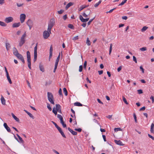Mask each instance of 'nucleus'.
<instances>
[{
  "label": "nucleus",
  "instance_id": "f257e3e1",
  "mask_svg": "<svg viewBox=\"0 0 154 154\" xmlns=\"http://www.w3.org/2000/svg\"><path fill=\"white\" fill-rule=\"evenodd\" d=\"M55 23V20L54 18L51 19L48 23V30H51Z\"/></svg>",
  "mask_w": 154,
  "mask_h": 154
},
{
  "label": "nucleus",
  "instance_id": "f03ea898",
  "mask_svg": "<svg viewBox=\"0 0 154 154\" xmlns=\"http://www.w3.org/2000/svg\"><path fill=\"white\" fill-rule=\"evenodd\" d=\"M51 30H48V28L47 30H45L43 32V36L45 39L47 38L51 34Z\"/></svg>",
  "mask_w": 154,
  "mask_h": 154
},
{
  "label": "nucleus",
  "instance_id": "7ed1b4c3",
  "mask_svg": "<svg viewBox=\"0 0 154 154\" xmlns=\"http://www.w3.org/2000/svg\"><path fill=\"white\" fill-rule=\"evenodd\" d=\"M26 35V33L25 32L21 36L19 43V45L20 47L25 42V37Z\"/></svg>",
  "mask_w": 154,
  "mask_h": 154
},
{
  "label": "nucleus",
  "instance_id": "20e7f679",
  "mask_svg": "<svg viewBox=\"0 0 154 154\" xmlns=\"http://www.w3.org/2000/svg\"><path fill=\"white\" fill-rule=\"evenodd\" d=\"M91 12V11L89 9H88L85 11V12H84L82 14V15L84 17L87 18L88 17V16L90 15Z\"/></svg>",
  "mask_w": 154,
  "mask_h": 154
},
{
  "label": "nucleus",
  "instance_id": "39448f33",
  "mask_svg": "<svg viewBox=\"0 0 154 154\" xmlns=\"http://www.w3.org/2000/svg\"><path fill=\"white\" fill-rule=\"evenodd\" d=\"M26 16L24 14H21L20 15V20L21 23H23L26 19Z\"/></svg>",
  "mask_w": 154,
  "mask_h": 154
},
{
  "label": "nucleus",
  "instance_id": "423d86ee",
  "mask_svg": "<svg viewBox=\"0 0 154 154\" xmlns=\"http://www.w3.org/2000/svg\"><path fill=\"white\" fill-rule=\"evenodd\" d=\"M13 20V18L12 17H6L5 19V21L7 23L12 22Z\"/></svg>",
  "mask_w": 154,
  "mask_h": 154
},
{
  "label": "nucleus",
  "instance_id": "0eeeda50",
  "mask_svg": "<svg viewBox=\"0 0 154 154\" xmlns=\"http://www.w3.org/2000/svg\"><path fill=\"white\" fill-rule=\"evenodd\" d=\"M79 18L81 21L83 22H85L88 21L89 19V18L84 19L83 17L81 15L79 16Z\"/></svg>",
  "mask_w": 154,
  "mask_h": 154
},
{
  "label": "nucleus",
  "instance_id": "6e6552de",
  "mask_svg": "<svg viewBox=\"0 0 154 154\" xmlns=\"http://www.w3.org/2000/svg\"><path fill=\"white\" fill-rule=\"evenodd\" d=\"M17 57L18 59L21 60L23 63H25V61L24 58L21 54H20Z\"/></svg>",
  "mask_w": 154,
  "mask_h": 154
},
{
  "label": "nucleus",
  "instance_id": "1a4fd4ad",
  "mask_svg": "<svg viewBox=\"0 0 154 154\" xmlns=\"http://www.w3.org/2000/svg\"><path fill=\"white\" fill-rule=\"evenodd\" d=\"M26 24L28 26L33 25V22L32 20L29 19L26 22Z\"/></svg>",
  "mask_w": 154,
  "mask_h": 154
},
{
  "label": "nucleus",
  "instance_id": "9d476101",
  "mask_svg": "<svg viewBox=\"0 0 154 154\" xmlns=\"http://www.w3.org/2000/svg\"><path fill=\"white\" fill-rule=\"evenodd\" d=\"M114 142L117 145L123 146L124 145L123 143L120 140H115Z\"/></svg>",
  "mask_w": 154,
  "mask_h": 154
},
{
  "label": "nucleus",
  "instance_id": "9b49d317",
  "mask_svg": "<svg viewBox=\"0 0 154 154\" xmlns=\"http://www.w3.org/2000/svg\"><path fill=\"white\" fill-rule=\"evenodd\" d=\"M4 126L5 128L6 129L7 131L10 132L11 131V129L7 125V124L6 123H4Z\"/></svg>",
  "mask_w": 154,
  "mask_h": 154
},
{
  "label": "nucleus",
  "instance_id": "f8f14e48",
  "mask_svg": "<svg viewBox=\"0 0 154 154\" xmlns=\"http://www.w3.org/2000/svg\"><path fill=\"white\" fill-rule=\"evenodd\" d=\"M47 95L48 99H53V96L51 93L48 92L47 93Z\"/></svg>",
  "mask_w": 154,
  "mask_h": 154
},
{
  "label": "nucleus",
  "instance_id": "ddd939ff",
  "mask_svg": "<svg viewBox=\"0 0 154 154\" xmlns=\"http://www.w3.org/2000/svg\"><path fill=\"white\" fill-rule=\"evenodd\" d=\"M68 130L73 135H76L77 133L75 131H74L73 130H72V129H71L70 128H68Z\"/></svg>",
  "mask_w": 154,
  "mask_h": 154
},
{
  "label": "nucleus",
  "instance_id": "4468645a",
  "mask_svg": "<svg viewBox=\"0 0 154 154\" xmlns=\"http://www.w3.org/2000/svg\"><path fill=\"white\" fill-rule=\"evenodd\" d=\"M20 25V22L16 23L13 24L12 27L14 28L18 27H19Z\"/></svg>",
  "mask_w": 154,
  "mask_h": 154
},
{
  "label": "nucleus",
  "instance_id": "2eb2a0df",
  "mask_svg": "<svg viewBox=\"0 0 154 154\" xmlns=\"http://www.w3.org/2000/svg\"><path fill=\"white\" fill-rule=\"evenodd\" d=\"M53 49L52 46H51L50 49V55L49 56V60L51 58L52 55Z\"/></svg>",
  "mask_w": 154,
  "mask_h": 154
},
{
  "label": "nucleus",
  "instance_id": "dca6fc26",
  "mask_svg": "<svg viewBox=\"0 0 154 154\" xmlns=\"http://www.w3.org/2000/svg\"><path fill=\"white\" fill-rule=\"evenodd\" d=\"M26 53L27 61L31 60L30 55L29 52L28 51Z\"/></svg>",
  "mask_w": 154,
  "mask_h": 154
},
{
  "label": "nucleus",
  "instance_id": "f3484780",
  "mask_svg": "<svg viewBox=\"0 0 154 154\" xmlns=\"http://www.w3.org/2000/svg\"><path fill=\"white\" fill-rule=\"evenodd\" d=\"M39 67L40 70L42 72H44L45 71L44 66L41 63H40L39 65Z\"/></svg>",
  "mask_w": 154,
  "mask_h": 154
},
{
  "label": "nucleus",
  "instance_id": "a211bd4d",
  "mask_svg": "<svg viewBox=\"0 0 154 154\" xmlns=\"http://www.w3.org/2000/svg\"><path fill=\"white\" fill-rule=\"evenodd\" d=\"M73 3L72 2H70L68 3L65 7L66 9H67L69 7L71 6H72L73 5Z\"/></svg>",
  "mask_w": 154,
  "mask_h": 154
},
{
  "label": "nucleus",
  "instance_id": "6ab92c4d",
  "mask_svg": "<svg viewBox=\"0 0 154 154\" xmlns=\"http://www.w3.org/2000/svg\"><path fill=\"white\" fill-rule=\"evenodd\" d=\"M16 135H17V137H18L19 140V141H18L19 143H23L24 142L23 140H22L21 137H20L18 134H17Z\"/></svg>",
  "mask_w": 154,
  "mask_h": 154
},
{
  "label": "nucleus",
  "instance_id": "aec40b11",
  "mask_svg": "<svg viewBox=\"0 0 154 154\" xmlns=\"http://www.w3.org/2000/svg\"><path fill=\"white\" fill-rule=\"evenodd\" d=\"M1 100L2 104L3 105H5V100L2 96L1 97Z\"/></svg>",
  "mask_w": 154,
  "mask_h": 154
},
{
  "label": "nucleus",
  "instance_id": "412c9836",
  "mask_svg": "<svg viewBox=\"0 0 154 154\" xmlns=\"http://www.w3.org/2000/svg\"><path fill=\"white\" fill-rule=\"evenodd\" d=\"M11 115L14 118V119L17 121V122H19V119L17 118L16 116H15V115L13 113H11Z\"/></svg>",
  "mask_w": 154,
  "mask_h": 154
},
{
  "label": "nucleus",
  "instance_id": "4be33fe9",
  "mask_svg": "<svg viewBox=\"0 0 154 154\" xmlns=\"http://www.w3.org/2000/svg\"><path fill=\"white\" fill-rule=\"evenodd\" d=\"M88 6L86 5H83L80 7L79 10V11H80Z\"/></svg>",
  "mask_w": 154,
  "mask_h": 154
},
{
  "label": "nucleus",
  "instance_id": "5701e85b",
  "mask_svg": "<svg viewBox=\"0 0 154 154\" xmlns=\"http://www.w3.org/2000/svg\"><path fill=\"white\" fill-rule=\"evenodd\" d=\"M6 77L7 78V79L10 84H11L12 83V82L11 81V80L10 78V77L9 76V74L6 75Z\"/></svg>",
  "mask_w": 154,
  "mask_h": 154
},
{
  "label": "nucleus",
  "instance_id": "b1692460",
  "mask_svg": "<svg viewBox=\"0 0 154 154\" xmlns=\"http://www.w3.org/2000/svg\"><path fill=\"white\" fill-rule=\"evenodd\" d=\"M154 128V124L153 123H152L151 125V128H150V131L152 133H153V128Z\"/></svg>",
  "mask_w": 154,
  "mask_h": 154
},
{
  "label": "nucleus",
  "instance_id": "393cba45",
  "mask_svg": "<svg viewBox=\"0 0 154 154\" xmlns=\"http://www.w3.org/2000/svg\"><path fill=\"white\" fill-rule=\"evenodd\" d=\"M74 104L75 106H82L83 105L82 104L78 102H75Z\"/></svg>",
  "mask_w": 154,
  "mask_h": 154
},
{
  "label": "nucleus",
  "instance_id": "a878e982",
  "mask_svg": "<svg viewBox=\"0 0 154 154\" xmlns=\"http://www.w3.org/2000/svg\"><path fill=\"white\" fill-rule=\"evenodd\" d=\"M56 110H57V111L58 110L61 109L60 106L59 104H57L56 105Z\"/></svg>",
  "mask_w": 154,
  "mask_h": 154
},
{
  "label": "nucleus",
  "instance_id": "bb28decb",
  "mask_svg": "<svg viewBox=\"0 0 154 154\" xmlns=\"http://www.w3.org/2000/svg\"><path fill=\"white\" fill-rule=\"evenodd\" d=\"M148 28V27L146 26H143L141 29L142 32H143L146 30Z\"/></svg>",
  "mask_w": 154,
  "mask_h": 154
},
{
  "label": "nucleus",
  "instance_id": "cd10ccee",
  "mask_svg": "<svg viewBox=\"0 0 154 154\" xmlns=\"http://www.w3.org/2000/svg\"><path fill=\"white\" fill-rule=\"evenodd\" d=\"M57 117L59 119H60V121L63 120V118L62 116L60 115L59 114H57Z\"/></svg>",
  "mask_w": 154,
  "mask_h": 154
},
{
  "label": "nucleus",
  "instance_id": "c85d7f7f",
  "mask_svg": "<svg viewBox=\"0 0 154 154\" xmlns=\"http://www.w3.org/2000/svg\"><path fill=\"white\" fill-rule=\"evenodd\" d=\"M0 26H6V24L4 22L0 21Z\"/></svg>",
  "mask_w": 154,
  "mask_h": 154
},
{
  "label": "nucleus",
  "instance_id": "c756f323",
  "mask_svg": "<svg viewBox=\"0 0 154 154\" xmlns=\"http://www.w3.org/2000/svg\"><path fill=\"white\" fill-rule=\"evenodd\" d=\"M28 62V66L29 68L30 69H31V60L27 61Z\"/></svg>",
  "mask_w": 154,
  "mask_h": 154
},
{
  "label": "nucleus",
  "instance_id": "7c9ffc66",
  "mask_svg": "<svg viewBox=\"0 0 154 154\" xmlns=\"http://www.w3.org/2000/svg\"><path fill=\"white\" fill-rule=\"evenodd\" d=\"M37 45L38 43H37L34 48V53H37Z\"/></svg>",
  "mask_w": 154,
  "mask_h": 154
},
{
  "label": "nucleus",
  "instance_id": "2f4dec72",
  "mask_svg": "<svg viewBox=\"0 0 154 154\" xmlns=\"http://www.w3.org/2000/svg\"><path fill=\"white\" fill-rule=\"evenodd\" d=\"M101 0L99 1L97 3H96L94 5V7H97L100 4L101 2Z\"/></svg>",
  "mask_w": 154,
  "mask_h": 154
},
{
  "label": "nucleus",
  "instance_id": "473e14b6",
  "mask_svg": "<svg viewBox=\"0 0 154 154\" xmlns=\"http://www.w3.org/2000/svg\"><path fill=\"white\" fill-rule=\"evenodd\" d=\"M140 50L142 51H146L147 50V48L146 47H144L140 48Z\"/></svg>",
  "mask_w": 154,
  "mask_h": 154
},
{
  "label": "nucleus",
  "instance_id": "72a5a7b5",
  "mask_svg": "<svg viewBox=\"0 0 154 154\" xmlns=\"http://www.w3.org/2000/svg\"><path fill=\"white\" fill-rule=\"evenodd\" d=\"M60 53L59 55H58V56L57 57V59L56 60L55 63H58V62H59V60H60Z\"/></svg>",
  "mask_w": 154,
  "mask_h": 154
},
{
  "label": "nucleus",
  "instance_id": "f704fd0d",
  "mask_svg": "<svg viewBox=\"0 0 154 154\" xmlns=\"http://www.w3.org/2000/svg\"><path fill=\"white\" fill-rule=\"evenodd\" d=\"M86 43L87 44L88 46H89L91 45L90 42V41L89 39V38H88L87 39Z\"/></svg>",
  "mask_w": 154,
  "mask_h": 154
},
{
  "label": "nucleus",
  "instance_id": "c9c22d12",
  "mask_svg": "<svg viewBox=\"0 0 154 154\" xmlns=\"http://www.w3.org/2000/svg\"><path fill=\"white\" fill-rule=\"evenodd\" d=\"M49 101L52 104L54 105V99H48Z\"/></svg>",
  "mask_w": 154,
  "mask_h": 154
},
{
  "label": "nucleus",
  "instance_id": "e433bc0d",
  "mask_svg": "<svg viewBox=\"0 0 154 154\" xmlns=\"http://www.w3.org/2000/svg\"><path fill=\"white\" fill-rule=\"evenodd\" d=\"M63 91L64 93V94L65 96H67V91L65 88H63Z\"/></svg>",
  "mask_w": 154,
  "mask_h": 154
},
{
  "label": "nucleus",
  "instance_id": "4c0bfd02",
  "mask_svg": "<svg viewBox=\"0 0 154 154\" xmlns=\"http://www.w3.org/2000/svg\"><path fill=\"white\" fill-rule=\"evenodd\" d=\"M112 44H111L110 45V48H109V54L110 55L111 52L112 51Z\"/></svg>",
  "mask_w": 154,
  "mask_h": 154
},
{
  "label": "nucleus",
  "instance_id": "58836bf2",
  "mask_svg": "<svg viewBox=\"0 0 154 154\" xmlns=\"http://www.w3.org/2000/svg\"><path fill=\"white\" fill-rule=\"evenodd\" d=\"M122 100L124 103L126 104H128V103L127 101V100L125 97H122Z\"/></svg>",
  "mask_w": 154,
  "mask_h": 154
},
{
  "label": "nucleus",
  "instance_id": "ea45409f",
  "mask_svg": "<svg viewBox=\"0 0 154 154\" xmlns=\"http://www.w3.org/2000/svg\"><path fill=\"white\" fill-rule=\"evenodd\" d=\"M13 54L16 57L20 54L18 53V51L14 52Z\"/></svg>",
  "mask_w": 154,
  "mask_h": 154
},
{
  "label": "nucleus",
  "instance_id": "a19ab883",
  "mask_svg": "<svg viewBox=\"0 0 154 154\" xmlns=\"http://www.w3.org/2000/svg\"><path fill=\"white\" fill-rule=\"evenodd\" d=\"M37 53H34V62H35L37 59Z\"/></svg>",
  "mask_w": 154,
  "mask_h": 154
},
{
  "label": "nucleus",
  "instance_id": "79ce46f5",
  "mask_svg": "<svg viewBox=\"0 0 154 154\" xmlns=\"http://www.w3.org/2000/svg\"><path fill=\"white\" fill-rule=\"evenodd\" d=\"M52 112L55 115H57V110H55L54 107L53 108Z\"/></svg>",
  "mask_w": 154,
  "mask_h": 154
},
{
  "label": "nucleus",
  "instance_id": "37998d69",
  "mask_svg": "<svg viewBox=\"0 0 154 154\" xmlns=\"http://www.w3.org/2000/svg\"><path fill=\"white\" fill-rule=\"evenodd\" d=\"M6 47L7 50H9V48L10 47V44L8 43H6Z\"/></svg>",
  "mask_w": 154,
  "mask_h": 154
},
{
  "label": "nucleus",
  "instance_id": "c03bdc74",
  "mask_svg": "<svg viewBox=\"0 0 154 154\" xmlns=\"http://www.w3.org/2000/svg\"><path fill=\"white\" fill-rule=\"evenodd\" d=\"M126 2V1L125 0H123L121 3H120L119 6L122 5H123Z\"/></svg>",
  "mask_w": 154,
  "mask_h": 154
},
{
  "label": "nucleus",
  "instance_id": "a18cd8bd",
  "mask_svg": "<svg viewBox=\"0 0 154 154\" xmlns=\"http://www.w3.org/2000/svg\"><path fill=\"white\" fill-rule=\"evenodd\" d=\"M68 27L71 29H73L74 28L72 24H70L68 25Z\"/></svg>",
  "mask_w": 154,
  "mask_h": 154
},
{
  "label": "nucleus",
  "instance_id": "49530a36",
  "mask_svg": "<svg viewBox=\"0 0 154 154\" xmlns=\"http://www.w3.org/2000/svg\"><path fill=\"white\" fill-rule=\"evenodd\" d=\"M122 129L120 128H115L114 129V131L115 132H117L118 131H121Z\"/></svg>",
  "mask_w": 154,
  "mask_h": 154
},
{
  "label": "nucleus",
  "instance_id": "de8ad7c7",
  "mask_svg": "<svg viewBox=\"0 0 154 154\" xmlns=\"http://www.w3.org/2000/svg\"><path fill=\"white\" fill-rule=\"evenodd\" d=\"M27 114L30 117L32 118V119H34V116L30 113L29 112Z\"/></svg>",
  "mask_w": 154,
  "mask_h": 154
},
{
  "label": "nucleus",
  "instance_id": "09e8293b",
  "mask_svg": "<svg viewBox=\"0 0 154 154\" xmlns=\"http://www.w3.org/2000/svg\"><path fill=\"white\" fill-rule=\"evenodd\" d=\"M87 61H85L84 62V64H83V67H84V68L85 69H86V66H87Z\"/></svg>",
  "mask_w": 154,
  "mask_h": 154
},
{
  "label": "nucleus",
  "instance_id": "8fccbe9b",
  "mask_svg": "<svg viewBox=\"0 0 154 154\" xmlns=\"http://www.w3.org/2000/svg\"><path fill=\"white\" fill-rule=\"evenodd\" d=\"M47 107L50 111L52 109L50 106V104L48 103H47Z\"/></svg>",
  "mask_w": 154,
  "mask_h": 154
},
{
  "label": "nucleus",
  "instance_id": "3c124183",
  "mask_svg": "<svg viewBox=\"0 0 154 154\" xmlns=\"http://www.w3.org/2000/svg\"><path fill=\"white\" fill-rule=\"evenodd\" d=\"M140 69L141 70L142 73H143L144 72V69L143 67L142 66H140Z\"/></svg>",
  "mask_w": 154,
  "mask_h": 154
},
{
  "label": "nucleus",
  "instance_id": "603ef678",
  "mask_svg": "<svg viewBox=\"0 0 154 154\" xmlns=\"http://www.w3.org/2000/svg\"><path fill=\"white\" fill-rule=\"evenodd\" d=\"M133 116L134 118L135 122L137 123V117L136 116V115L135 113H134L133 114Z\"/></svg>",
  "mask_w": 154,
  "mask_h": 154
},
{
  "label": "nucleus",
  "instance_id": "864d4df0",
  "mask_svg": "<svg viewBox=\"0 0 154 154\" xmlns=\"http://www.w3.org/2000/svg\"><path fill=\"white\" fill-rule=\"evenodd\" d=\"M83 66L82 65H80L79 67V71L81 72L82 70Z\"/></svg>",
  "mask_w": 154,
  "mask_h": 154
},
{
  "label": "nucleus",
  "instance_id": "5fc2aeb1",
  "mask_svg": "<svg viewBox=\"0 0 154 154\" xmlns=\"http://www.w3.org/2000/svg\"><path fill=\"white\" fill-rule=\"evenodd\" d=\"M94 18L92 19H91L89 20V21L88 22L87 24L88 25H90L92 21L94 20Z\"/></svg>",
  "mask_w": 154,
  "mask_h": 154
},
{
  "label": "nucleus",
  "instance_id": "6e6d98bb",
  "mask_svg": "<svg viewBox=\"0 0 154 154\" xmlns=\"http://www.w3.org/2000/svg\"><path fill=\"white\" fill-rule=\"evenodd\" d=\"M23 5V4H20L18 3H17V5L18 7H20L22 6Z\"/></svg>",
  "mask_w": 154,
  "mask_h": 154
},
{
  "label": "nucleus",
  "instance_id": "4d7b16f0",
  "mask_svg": "<svg viewBox=\"0 0 154 154\" xmlns=\"http://www.w3.org/2000/svg\"><path fill=\"white\" fill-rule=\"evenodd\" d=\"M64 12V10H60V11H58L57 12L59 14H61Z\"/></svg>",
  "mask_w": 154,
  "mask_h": 154
},
{
  "label": "nucleus",
  "instance_id": "13d9d810",
  "mask_svg": "<svg viewBox=\"0 0 154 154\" xmlns=\"http://www.w3.org/2000/svg\"><path fill=\"white\" fill-rule=\"evenodd\" d=\"M78 38H79L78 36H76L72 38V40L74 41H76V40H77V39H78Z\"/></svg>",
  "mask_w": 154,
  "mask_h": 154
},
{
  "label": "nucleus",
  "instance_id": "bf43d9fd",
  "mask_svg": "<svg viewBox=\"0 0 154 154\" xmlns=\"http://www.w3.org/2000/svg\"><path fill=\"white\" fill-rule=\"evenodd\" d=\"M75 130L80 132L82 131V129L81 128H75Z\"/></svg>",
  "mask_w": 154,
  "mask_h": 154
},
{
  "label": "nucleus",
  "instance_id": "052dcab7",
  "mask_svg": "<svg viewBox=\"0 0 154 154\" xmlns=\"http://www.w3.org/2000/svg\"><path fill=\"white\" fill-rule=\"evenodd\" d=\"M137 92L139 94H141L143 93L142 90L141 89L138 90H137Z\"/></svg>",
  "mask_w": 154,
  "mask_h": 154
},
{
  "label": "nucleus",
  "instance_id": "680f3d73",
  "mask_svg": "<svg viewBox=\"0 0 154 154\" xmlns=\"http://www.w3.org/2000/svg\"><path fill=\"white\" fill-rule=\"evenodd\" d=\"M60 133L61 134V135H62V136L63 137H64V138L66 137V136L65 135L64 133L63 132V131H62L61 132H60Z\"/></svg>",
  "mask_w": 154,
  "mask_h": 154
},
{
  "label": "nucleus",
  "instance_id": "e2e57ef3",
  "mask_svg": "<svg viewBox=\"0 0 154 154\" xmlns=\"http://www.w3.org/2000/svg\"><path fill=\"white\" fill-rule=\"evenodd\" d=\"M133 61H134L135 63H137V61L136 60V57L134 56H133Z\"/></svg>",
  "mask_w": 154,
  "mask_h": 154
},
{
  "label": "nucleus",
  "instance_id": "0e129e2a",
  "mask_svg": "<svg viewBox=\"0 0 154 154\" xmlns=\"http://www.w3.org/2000/svg\"><path fill=\"white\" fill-rule=\"evenodd\" d=\"M58 93H59V94L60 95H62V90L61 88H60L59 89V91H58Z\"/></svg>",
  "mask_w": 154,
  "mask_h": 154
},
{
  "label": "nucleus",
  "instance_id": "69168bd1",
  "mask_svg": "<svg viewBox=\"0 0 154 154\" xmlns=\"http://www.w3.org/2000/svg\"><path fill=\"white\" fill-rule=\"evenodd\" d=\"M122 68V66H119L118 67V68L117 69V71L118 72H120V70H121Z\"/></svg>",
  "mask_w": 154,
  "mask_h": 154
},
{
  "label": "nucleus",
  "instance_id": "338daca9",
  "mask_svg": "<svg viewBox=\"0 0 154 154\" xmlns=\"http://www.w3.org/2000/svg\"><path fill=\"white\" fill-rule=\"evenodd\" d=\"M57 128L58 129V131H59L60 133L62 131L61 129L59 126H58Z\"/></svg>",
  "mask_w": 154,
  "mask_h": 154
},
{
  "label": "nucleus",
  "instance_id": "774afa93",
  "mask_svg": "<svg viewBox=\"0 0 154 154\" xmlns=\"http://www.w3.org/2000/svg\"><path fill=\"white\" fill-rule=\"evenodd\" d=\"M148 136L150 138H151L152 140H154V137L153 136L149 134H148Z\"/></svg>",
  "mask_w": 154,
  "mask_h": 154
}]
</instances>
